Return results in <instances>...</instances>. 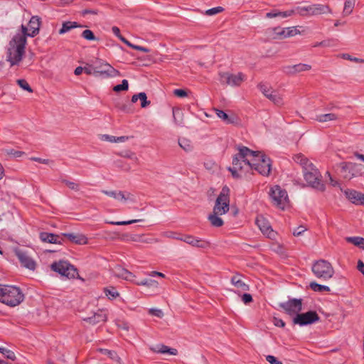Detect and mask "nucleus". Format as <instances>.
I'll return each mask as SVG.
<instances>
[{
  "label": "nucleus",
  "instance_id": "7ed1b4c3",
  "mask_svg": "<svg viewBox=\"0 0 364 364\" xmlns=\"http://www.w3.org/2000/svg\"><path fill=\"white\" fill-rule=\"evenodd\" d=\"M24 300V294L20 288L11 285L0 284V301L9 306H16Z\"/></svg>",
  "mask_w": 364,
  "mask_h": 364
},
{
  "label": "nucleus",
  "instance_id": "c756f323",
  "mask_svg": "<svg viewBox=\"0 0 364 364\" xmlns=\"http://www.w3.org/2000/svg\"><path fill=\"white\" fill-rule=\"evenodd\" d=\"M231 283L232 285H234L236 288L240 289L241 291H248L249 290V285L245 284L242 279H241V275L236 274L233 276L231 278Z\"/></svg>",
  "mask_w": 364,
  "mask_h": 364
},
{
  "label": "nucleus",
  "instance_id": "ea45409f",
  "mask_svg": "<svg viewBox=\"0 0 364 364\" xmlns=\"http://www.w3.org/2000/svg\"><path fill=\"white\" fill-rule=\"evenodd\" d=\"M310 288L316 292H321V291H329L330 288L328 286L319 284L316 283V282H312L309 284Z\"/></svg>",
  "mask_w": 364,
  "mask_h": 364
},
{
  "label": "nucleus",
  "instance_id": "8fccbe9b",
  "mask_svg": "<svg viewBox=\"0 0 364 364\" xmlns=\"http://www.w3.org/2000/svg\"><path fill=\"white\" fill-rule=\"evenodd\" d=\"M17 84L24 90H26L29 92H33V90L27 82V81L24 79H19L16 81Z\"/></svg>",
  "mask_w": 364,
  "mask_h": 364
},
{
  "label": "nucleus",
  "instance_id": "774afa93",
  "mask_svg": "<svg viewBox=\"0 0 364 364\" xmlns=\"http://www.w3.org/2000/svg\"><path fill=\"white\" fill-rule=\"evenodd\" d=\"M112 33L121 41V38H124L121 34H120V30L118 27L117 26H113L112 28Z\"/></svg>",
  "mask_w": 364,
  "mask_h": 364
},
{
  "label": "nucleus",
  "instance_id": "338daca9",
  "mask_svg": "<svg viewBox=\"0 0 364 364\" xmlns=\"http://www.w3.org/2000/svg\"><path fill=\"white\" fill-rule=\"evenodd\" d=\"M31 160L38 162V163L44 164H48L50 162V161L49 159H41V158H38V157H33V158H31Z\"/></svg>",
  "mask_w": 364,
  "mask_h": 364
},
{
  "label": "nucleus",
  "instance_id": "58836bf2",
  "mask_svg": "<svg viewBox=\"0 0 364 364\" xmlns=\"http://www.w3.org/2000/svg\"><path fill=\"white\" fill-rule=\"evenodd\" d=\"M346 241L353 244L354 245L364 249V238L361 237H346Z\"/></svg>",
  "mask_w": 364,
  "mask_h": 364
},
{
  "label": "nucleus",
  "instance_id": "13d9d810",
  "mask_svg": "<svg viewBox=\"0 0 364 364\" xmlns=\"http://www.w3.org/2000/svg\"><path fill=\"white\" fill-rule=\"evenodd\" d=\"M307 230V228L303 225H300L299 227H297L296 228H295L294 230H293V235L294 236H300L301 235V234L303 232H304L306 230Z\"/></svg>",
  "mask_w": 364,
  "mask_h": 364
},
{
  "label": "nucleus",
  "instance_id": "b1692460",
  "mask_svg": "<svg viewBox=\"0 0 364 364\" xmlns=\"http://www.w3.org/2000/svg\"><path fill=\"white\" fill-rule=\"evenodd\" d=\"M40 239L43 242L53 244H61L63 240L62 235L46 232L40 233Z\"/></svg>",
  "mask_w": 364,
  "mask_h": 364
},
{
  "label": "nucleus",
  "instance_id": "1a4fd4ad",
  "mask_svg": "<svg viewBox=\"0 0 364 364\" xmlns=\"http://www.w3.org/2000/svg\"><path fill=\"white\" fill-rule=\"evenodd\" d=\"M269 195L274 205L284 210L289 205L287 192L279 186H274L270 188Z\"/></svg>",
  "mask_w": 364,
  "mask_h": 364
},
{
  "label": "nucleus",
  "instance_id": "ddd939ff",
  "mask_svg": "<svg viewBox=\"0 0 364 364\" xmlns=\"http://www.w3.org/2000/svg\"><path fill=\"white\" fill-rule=\"evenodd\" d=\"M52 270L59 273L60 275L67 278H75L78 276V272L74 266L66 261H59L51 264Z\"/></svg>",
  "mask_w": 364,
  "mask_h": 364
},
{
  "label": "nucleus",
  "instance_id": "39448f33",
  "mask_svg": "<svg viewBox=\"0 0 364 364\" xmlns=\"http://www.w3.org/2000/svg\"><path fill=\"white\" fill-rule=\"evenodd\" d=\"M311 270L316 277L323 280H328L334 274L332 264L323 259L315 261L312 264Z\"/></svg>",
  "mask_w": 364,
  "mask_h": 364
},
{
  "label": "nucleus",
  "instance_id": "09e8293b",
  "mask_svg": "<svg viewBox=\"0 0 364 364\" xmlns=\"http://www.w3.org/2000/svg\"><path fill=\"white\" fill-rule=\"evenodd\" d=\"M82 37L88 41H95L97 38L91 30L86 29L82 31Z\"/></svg>",
  "mask_w": 364,
  "mask_h": 364
},
{
  "label": "nucleus",
  "instance_id": "6e6d98bb",
  "mask_svg": "<svg viewBox=\"0 0 364 364\" xmlns=\"http://www.w3.org/2000/svg\"><path fill=\"white\" fill-rule=\"evenodd\" d=\"M149 314L158 318H162L164 316L163 311L159 309L151 308L149 310Z\"/></svg>",
  "mask_w": 364,
  "mask_h": 364
},
{
  "label": "nucleus",
  "instance_id": "4d7b16f0",
  "mask_svg": "<svg viewBox=\"0 0 364 364\" xmlns=\"http://www.w3.org/2000/svg\"><path fill=\"white\" fill-rule=\"evenodd\" d=\"M342 58L343 59H346L350 61H353L355 63H364V59L358 58H353L351 55L347 53H344L342 55Z\"/></svg>",
  "mask_w": 364,
  "mask_h": 364
},
{
  "label": "nucleus",
  "instance_id": "9d476101",
  "mask_svg": "<svg viewBox=\"0 0 364 364\" xmlns=\"http://www.w3.org/2000/svg\"><path fill=\"white\" fill-rule=\"evenodd\" d=\"M230 189L228 186L223 187L219 196L216 198L213 211L215 214L224 215L229 211L230 209Z\"/></svg>",
  "mask_w": 364,
  "mask_h": 364
},
{
  "label": "nucleus",
  "instance_id": "a878e982",
  "mask_svg": "<svg viewBox=\"0 0 364 364\" xmlns=\"http://www.w3.org/2000/svg\"><path fill=\"white\" fill-rule=\"evenodd\" d=\"M63 237L77 245H85L87 243V238L82 234L63 233L62 235Z\"/></svg>",
  "mask_w": 364,
  "mask_h": 364
},
{
  "label": "nucleus",
  "instance_id": "dca6fc26",
  "mask_svg": "<svg viewBox=\"0 0 364 364\" xmlns=\"http://www.w3.org/2000/svg\"><path fill=\"white\" fill-rule=\"evenodd\" d=\"M219 80L222 84L230 86H239L245 80V75L242 73L231 74L230 73H220Z\"/></svg>",
  "mask_w": 364,
  "mask_h": 364
},
{
  "label": "nucleus",
  "instance_id": "aec40b11",
  "mask_svg": "<svg viewBox=\"0 0 364 364\" xmlns=\"http://www.w3.org/2000/svg\"><path fill=\"white\" fill-rule=\"evenodd\" d=\"M311 66L308 64L299 63L293 65H285L282 67V71L287 75H294L297 73L311 70Z\"/></svg>",
  "mask_w": 364,
  "mask_h": 364
},
{
  "label": "nucleus",
  "instance_id": "49530a36",
  "mask_svg": "<svg viewBox=\"0 0 364 364\" xmlns=\"http://www.w3.org/2000/svg\"><path fill=\"white\" fill-rule=\"evenodd\" d=\"M129 88V83L127 80H123L122 81V83L119 85H117L113 87V90L114 92H120V91H124L127 90Z\"/></svg>",
  "mask_w": 364,
  "mask_h": 364
},
{
  "label": "nucleus",
  "instance_id": "603ef678",
  "mask_svg": "<svg viewBox=\"0 0 364 364\" xmlns=\"http://www.w3.org/2000/svg\"><path fill=\"white\" fill-rule=\"evenodd\" d=\"M120 156H122V157H124V158L130 159L133 160L136 164H139V158L132 151H127L124 153H122L120 154Z\"/></svg>",
  "mask_w": 364,
  "mask_h": 364
},
{
  "label": "nucleus",
  "instance_id": "de8ad7c7",
  "mask_svg": "<svg viewBox=\"0 0 364 364\" xmlns=\"http://www.w3.org/2000/svg\"><path fill=\"white\" fill-rule=\"evenodd\" d=\"M0 353H2L6 358H8L9 360H16L15 353L9 349L2 347V350H0Z\"/></svg>",
  "mask_w": 364,
  "mask_h": 364
},
{
  "label": "nucleus",
  "instance_id": "9b49d317",
  "mask_svg": "<svg viewBox=\"0 0 364 364\" xmlns=\"http://www.w3.org/2000/svg\"><path fill=\"white\" fill-rule=\"evenodd\" d=\"M304 177L311 187L319 191H325V185L321 181V176L318 170L314 166L309 170L304 171Z\"/></svg>",
  "mask_w": 364,
  "mask_h": 364
},
{
  "label": "nucleus",
  "instance_id": "412c9836",
  "mask_svg": "<svg viewBox=\"0 0 364 364\" xmlns=\"http://www.w3.org/2000/svg\"><path fill=\"white\" fill-rule=\"evenodd\" d=\"M176 240L183 241L193 247L199 248H207L210 246V242L201 239L195 238L192 235H185L183 237H176Z\"/></svg>",
  "mask_w": 364,
  "mask_h": 364
},
{
  "label": "nucleus",
  "instance_id": "e2e57ef3",
  "mask_svg": "<svg viewBox=\"0 0 364 364\" xmlns=\"http://www.w3.org/2000/svg\"><path fill=\"white\" fill-rule=\"evenodd\" d=\"M162 235L168 238H173L176 240V237H181L180 236H177L176 232L171 231L164 232L162 233Z\"/></svg>",
  "mask_w": 364,
  "mask_h": 364
},
{
  "label": "nucleus",
  "instance_id": "f8f14e48",
  "mask_svg": "<svg viewBox=\"0 0 364 364\" xmlns=\"http://www.w3.org/2000/svg\"><path fill=\"white\" fill-rule=\"evenodd\" d=\"M341 173L345 179L350 180L358 177L363 173L364 166L362 164L353 162H342L339 164Z\"/></svg>",
  "mask_w": 364,
  "mask_h": 364
},
{
  "label": "nucleus",
  "instance_id": "2eb2a0df",
  "mask_svg": "<svg viewBox=\"0 0 364 364\" xmlns=\"http://www.w3.org/2000/svg\"><path fill=\"white\" fill-rule=\"evenodd\" d=\"M320 317L318 314L314 311H309L303 314H298L293 318L294 324H298L301 326L311 324L318 321Z\"/></svg>",
  "mask_w": 364,
  "mask_h": 364
},
{
  "label": "nucleus",
  "instance_id": "0eeeda50",
  "mask_svg": "<svg viewBox=\"0 0 364 364\" xmlns=\"http://www.w3.org/2000/svg\"><path fill=\"white\" fill-rule=\"evenodd\" d=\"M93 63L97 77L109 78L120 75V73L117 70L101 59L96 58Z\"/></svg>",
  "mask_w": 364,
  "mask_h": 364
},
{
  "label": "nucleus",
  "instance_id": "69168bd1",
  "mask_svg": "<svg viewBox=\"0 0 364 364\" xmlns=\"http://www.w3.org/2000/svg\"><path fill=\"white\" fill-rule=\"evenodd\" d=\"M274 324L276 326L282 327V328L285 326L284 321L282 319L277 318H274Z\"/></svg>",
  "mask_w": 364,
  "mask_h": 364
},
{
  "label": "nucleus",
  "instance_id": "bf43d9fd",
  "mask_svg": "<svg viewBox=\"0 0 364 364\" xmlns=\"http://www.w3.org/2000/svg\"><path fill=\"white\" fill-rule=\"evenodd\" d=\"M266 360L271 364H283L281 361L278 360L277 358L273 355H267L266 357Z\"/></svg>",
  "mask_w": 364,
  "mask_h": 364
},
{
  "label": "nucleus",
  "instance_id": "5fc2aeb1",
  "mask_svg": "<svg viewBox=\"0 0 364 364\" xmlns=\"http://www.w3.org/2000/svg\"><path fill=\"white\" fill-rule=\"evenodd\" d=\"M223 11V7L218 6V7H215V8H212V9L206 10L205 14L208 16H213V15L217 14Z\"/></svg>",
  "mask_w": 364,
  "mask_h": 364
},
{
  "label": "nucleus",
  "instance_id": "c03bdc74",
  "mask_svg": "<svg viewBox=\"0 0 364 364\" xmlns=\"http://www.w3.org/2000/svg\"><path fill=\"white\" fill-rule=\"evenodd\" d=\"M61 182L68 186L70 190L74 191H80V184L74 181H70L67 179H62Z\"/></svg>",
  "mask_w": 364,
  "mask_h": 364
},
{
  "label": "nucleus",
  "instance_id": "2f4dec72",
  "mask_svg": "<svg viewBox=\"0 0 364 364\" xmlns=\"http://www.w3.org/2000/svg\"><path fill=\"white\" fill-rule=\"evenodd\" d=\"M131 240L133 242H142V243H156L159 242V240L156 238L154 237H146L144 235H135L131 237Z\"/></svg>",
  "mask_w": 364,
  "mask_h": 364
},
{
  "label": "nucleus",
  "instance_id": "a18cd8bd",
  "mask_svg": "<svg viewBox=\"0 0 364 364\" xmlns=\"http://www.w3.org/2000/svg\"><path fill=\"white\" fill-rule=\"evenodd\" d=\"M94 60L90 61V63H87L83 68V71L87 75H93L95 77V65L93 63Z\"/></svg>",
  "mask_w": 364,
  "mask_h": 364
},
{
  "label": "nucleus",
  "instance_id": "4468645a",
  "mask_svg": "<svg viewBox=\"0 0 364 364\" xmlns=\"http://www.w3.org/2000/svg\"><path fill=\"white\" fill-rule=\"evenodd\" d=\"M279 306L289 316H296L302 310V299H291L280 303Z\"/></svg>",
  "mask_w": 364,
  "mask_h": 364
},
{
  "label": "nucleus",
  "instance_id": "20e7f679",
  "mask_svg": "<svg viewBox=\"0 0 364 364\" xmlns=\"http://www.w3.org/2000/svg\"><path fill=\"white\" fill-rule=\"evenodd\" d=\"M254 156H249L253 159L250 161L251 166L249 169H255L263 176H268L271 171V160L259 151H255Z\"/></svg>",
  "mask_w": 364,
  "mask_h": 364
},
{
  "label": "nucleus",
  "instance_id": "f3484780",
  "mask_svg": "<svg viewBox=\"0 0 364 364\" xmlns=\"http://www.w3.org/2000/svg\"><path fill=\"white\" fill-rule=\"evenodd\" d=\"M15 255L23 267L30 270H34L36 269V263L28 251L17 249L15 250Z\"/></svg>",
  "mask_w": 364,
  "mask_h": 364
},
{
  "label": "nucleus",
  "instance_id": "4c0bfd02",
  "mask_svg": "<svg viewBox=\"0 0 364 364\" xmlns=\"http://www.w3.org/2000/svg\"><path fill=\"white\" fill-rule=\"evenodd\" d=\"M355 0H346L343 11V16H347L350 15L354 9Z\"/></svg>",
  "mask_w": 364,
  "mask_h": 364
},
{
  "label": "nucleus",
  "instance_id": "79ce46f5",
  "mask_svg": "<svg viewBox=\"0 0 364 364\" xmlns=\"http://www.w3.org/2000/svg\"><path fill=\"white\" fill-rule=\"evenodd\" d=\"M141 221H143V220L138 219V220H127V221H117V222L106 220L105 223L107 224L115 225H130V224H133V223L141 222Z\"/></svg>",
  "mask_w": 364,
  "mask_h": 364
},
{
  "label": "nucleus",
  "instance_id": "473e14b6",
  "mask_svg": "<svg viewBox=\"0 0 364 364\" xmlns=\"http://www.w3.org/2000/svg\"><path fill=\"white\" fill-rule=\"evenodd\" d=\"M216 115L221 119L226 124H234L235 122V117L232 115L230 116L223 110L218 109H214Z\"/></svg>",
  "mask_w": 364,
  "mask_h": 364
},
{
  "label": "nucleus",
  "instance_id": "6ab92c4d",
  "mask_svg": "<svg viewBox=\"0 0 364 364\" xmlns=\"http://www.w3.org/2000/svg\"><path fill=\"white\" fill-rule=\"evenodd\" d=\"M102 193L114 198L118 201L136 203V198L135 196L129 192L121 191H106L102 190Z\"/></svg>",
  "mask_w": 364,
  "mask_h": 364
},
{
  "label": "nucleus",
  "instance_id": "4be33fe9",
  "mask_svg": "<svg viewBox=\"0 0 364 364\" xmlns=\"http://www.w3.org/2000/svg\"><path fill=\"white\" fill-rule=\"evenodd\" d=\"M256 224L264 235L268 237H272L274 235L273 230L269 221L262 215H259L256 218Z\"/></svg>",
  "mask_w": 364,
  "mask_h": 364
},
{
  "label": "nucleus",
  "instance_id": "6e6552de",
  "mask_svg": "<svg viewBox=\"0 0 364 364\" xmlns=\"http://www.w3.org/2000/svg\"><path fill=\"white\" fill-rule=\"evenodd\" d=\"M265 33L269 39L282 40L299 34L300 31L294 26L287 28L277 26L267 29Z\"/></svg>",
  "mask_w": 364,
  "mask_h": 364
},
{
  "label": "nucleus",
  "instance_id": "7c9ffc66",
  "mask_svg": "<svg viewBox=\"0 0 364 364\" xmlns=\"http://www.w3.org/2000/svg\"><path fill=\"white\" fill-rule=\"evenodd\" d=\"M85 26L77 23L75 21H65L62 24V28L59 30V34H64L73 28H82Z\"/></svg>",
  "mask_w": 364,
  "mask_h": 364
},
{
  "label": "nucleus",
  "instance_id": "680f3d73",
  "mask_svg": "<svg viewBox=\"0 0 364 364\" xmlns=\"http://www.w3.org/2000/svg\"><path fill=\"white\" fill-rule=\"evenodd\" d=\"M173 93L176 96L179 97H184L187 96L186 91L184 90H181V89L174 90Z\"/></svg>",
  "mask_w": 364,
  "mask_h": 364
},
{
  "label": "nucleus",
  "instance_id": "864d4df0",
  "mask_svg": "<svg viewBox=\"0 0 364 364\" xmlns=\"http://www.w3.org/2000/svg\"><path fill=\"white\" fill-rule=\"evenodd\" d=\"M102 351V350L101 349ZM103 351L112 359L115 360L118 363L121 362V358L117 355V353L114 351L109 350H103Z\"/></svg>",
  "mask_w": 364,
  "mask_h": 364
},
{
  "label": "nucleus",
  "instance_id": "f704fd0d",
  "mask_svg": "<svg viewBox=\"0 0 364 364\" xmlns=\"http://www.w3.org/2000/svg\"><path fill=\"white\" fill-rule=\"evenodd\" d=\"M154 352L159 353H168L170 355H176L178 353L176 348H171L164 345L157 346L155 348L153 349Z\"/></svg>",
  "mask_w": 364,
  "mask_h": 364
},
{
  "label": "nucleus",
  "instance_id": "f257e3e1",
  "mask_svg": "<svg viewBox=\"0 0 364 364\" xmlns=\"http://www.w3.org/2000/svg\"><path fill=\"white\" fill-rule=\"evenodd\" d=\"M41 18L37 16L31 18L28 27L21 25V32L17 33L10 41L7 51V60L11 65H18L25 53L26 38L34 37L39 33Z\"/></svg>",
  "mask_w": 364,
  "mask_h": 364
},
{
  "label": "nucleus",
  "instance_id": "3c124183",
  "mask_svg": "<svg viewBox=\"0 0 364 364\" xmlns=\"http://www.w3.org/2000/svg\"><path fill=\"white\" fill-rule=\"evenodd\" d=\"M138 96L139 97L141 107L142 108H145L151 104V102L147 100V97L145 92H139L138 93Z\"/></svg>",
  "mask_w": 364,
  "mask_h": 364
},
{
  "label": "nucleus",
  "instance_id": "c9c22d12",
  "mask_svg": "<svg viewBox=\"0 0 364 364\" xmlns=\"http://www.w3.org/2000/svg\"><path fill=\"white\" fill-rule=\"evenodd\" d=\"M220 215L219 214H215L214 211L209 215L208 220L213 226L218 228L223 225V220L219 217Z\"/></svg>",
  "mask_w": 364,
  "mask_h": 364
},
{
  "label": "nucleus",
  "instance_id": "37998d69",
  "mask_svg": "<svg viewBox=\"0 0 364 364\" xmlns=\"http://www.w3.org/2000/svg\"><path fill=\"white\" fill-rule=\"evenodd\" d=\"M105 293L109 299H113L119 296V293L113 287L105 289Z\"/></svg>",
  "mask_w": 364,
  "mask_h": 364
},
{
  "label": "nucleus",
  "instance_id": "bb28decb",
  "mask_svg": "<svg viewBox=\"0 0 364 364\" xmlns=\"http://www.w3.org/2000/svg\"><path fill=\"white\" fill-rule=\"evenodd\" d=\"M293 159L296 164H299L302 167L303 171H306L307 169L309 170L310 168L314 166L304 155L301 154H296L293 157Z\"/></svg>",
  "mask_w": 364,
  "mask_h": 364
},
{
  "label": "nucleus",
  "instance_id": "a211bd4d",
  "mask_svg": "<svg viewBox=\"0 0 364 364\" xmlns=\"http://www.w3.org/2000/svg\"><path fill=\"white\" fill-rule=\"evenodd\" d=\"M262 94L272 101L276 105H283L282 96L276 90H273L271 87L264 84H259L258 85Z\"/></svg>",
  "mask_w": 364,
  "mask_h": 364
},
{
  "label": "nucleus",
  "instance_id": "cd10ccee",
  "mask_svg": "<svg viewBox=\"0 0 364 364\" xmlns=\"http://www.w3.org/2000/svg\"><path fill=\"white\" fill-rule=\"evenodd\" d=\"M84 320L91 324H97L100 322H105L107 320V315L102 310H98L93 316L84 318Z\"/></svg>",
  "mask_w": 364,
  "mask_h": 364
},
{
  "label": "nucleus",
  "instance_id": "f03ea898",
  "mask_svg": "<svg viewBox=\"0 0 364 364\" xmlns=\"http://www.w3.org/2000/svg\"><path fill=\"white\" fill-rule=\"evenodd\" d=\"M239 153L236 154L232 159V167H229L228 170L231 172L232 176L238 178L242 176L243 169L248 171V167L251 166L249 156H254L256 152L250 150L246 146H240L238 148Z\"/></svg>",
  "mask_w": 364,
  "mask_h": 364
},
{
  "label": "nucleus",
  "instance_id": "e433bc0d",
  "mask_svg": "<svg viewBox=\"0 0 364 364\" xmlns=\"http://www.w3.org/2000/svg\"><path fill=\"white\" fill-rule=\"evenodd\" d=\"M178 145L181 149H183L186 152L191 151L193 149V146L191 140L186 138H179Z\"/></svg>",
  "mask_w": 364,
  "mask_h": 364
},
{
  "label": "nucleus",
  "instance_id": "72a5a7b5",
  "mask_svg": "<svg viewBox=\"0 0 364 364\" xmlns=\"http://www.w3.org/2000/svg\"><path fill=\"white\" fill-rule=\"evenodd\" d=\"M338 118L337 115L333 113L323 114L316 115L314 118L316 121L319 122H327L330 121L336 120Z\"/></svg>",
  "mask_w": 364,
  "mask_h": 364
},
{
  "label": "nucleus",
  "instance_id": "393cba45",
  "mask_svg": "<svg viewBox=\"0 0 364 364\" xmlns=\"http://www.w3.org/2000/svg\"><path fill=\"white\" fill-rule=\"evenodd\" d=\"M112 272L114 277L122 278L125 280H132L134 277L132 272L119 265L114 267L112 269Z\"/></svg>",
  "mask_w": 364,
  "mask_h": 364
},
{
  "label": "nucleus",
  "instance_id": "423d86ee",
  "mask_svg": "<svg viewBox=\"0 0 364 364\" xmlns=\"http://www.w3.org/2000/svg\"><path fill=\"white\" fill-rule=\"evenodd\" d=\"M295 14L301 16H312L325 14H332L331 9L326 4H314L305 6H297L295 8Z\"/></svg>",
  "mask_w": 364,
  "mask_h": 364
},
{
  "label": "nucleus",
  "instance_id": "c85d7f7f",
  "mask_svg": "<svg viewBox=\"0 0 364 364\" xmlns=\"http://www.w3.org/2000/svg\"><path fill=\"white\" fill-rule=\"evenodd\" d=\"M295 14L294 9H291L285 11H280L278 10H272L266 14L265 16L267 18L280 17V18H287Z\"/></svg>",
  "mask_w": 364,
  "mask_h": 364
},
{
  "label": "nucleus",
  "instance_id": "5701e85b",
  "mask_svg": "<svg viewBox=\"0 0 364 364\" xmlns=\"http://www.w3.org/2000/svg\"><path fill=\"white\" fill-rule=\"evenodd\" d=\"M346 197L353 203L364 205V194L355 191L348 189L345 191Z\"/></svg>",
  "mask_w": 364,
  "mask_h": 364
},
{
  "label": "nucleus",
  "instance_id": "0e129e2a",
  "mask_svg": "<svg viewBox=\"0 0 364 364\" xmlns=\"http://www.w3.org/2000/svg\"><path fill=\"white\" fill-rule=\"evenodd\" d=\"M102 139L105 141H108L109 142H116V136L104 134L102 136Z\"/></svg>",
  "mask_w": 364,
  "mask_h": 364
},
{
  "label": "nucleus",
  "instance_id": "052dcab7",
  "mask_svg": "<svg viewBox=\"0 0 364 364\" xmlns=\"http://www.w3.org/2000/svg\"><path fill=\"white\" fill-rule=\"evenodd\" d=\"M242 301L245 304H250L252 301V296L251 294L245 293L242 296Z\"/></svg>",
  "mask_w": 364,
  "mask_h": 364
},
{
  "label": "nucleus",
  "instance_id": "a19ab883",
  "mask_svg": "<svg viewBox=\"0 0 364 364\" xmlns=\"http://www.w3.org/2000/svg\"><path fill=\"white\" fill-rule=\"evenodd\" d=\"M138 285L146 286L148 287H152L157 289L159 287V283L153 279H145L140 282H136Z\"/></svg>",
  "mask_w": 364,
  "mask_h": 364
}]
</instances>
